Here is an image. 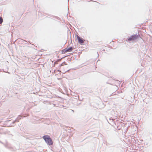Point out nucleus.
I'll return each instance as SVG.
<instances>
[{
	"label": "nucleus",
	"instance_id": "1",
	"mask_svg": "<svg viewBox=\"0 0 152 152\" xmlns=\"http://www.w3.org/2000/svg\"><path fill=\"white\" fill-rule=\"evenodd\" d=\"M42 138L48 145H50L53 144L52 140L48 135H45L42 137Z\"/></svg>",
	"mask_w": 152,
	"mask_h": 152
},
{
	"label": "nucleus",
	"instance_id": "2",
	"mask_svg": "<svg viewBox=\"0 0 152 152\" xmlns=\"http://www.w3.org/2000/svg\"><path fill=\"white\" fill-rule=\"evenodd\" d=\"M75 37H77L78 43L81 45H83L84 42L85 40L77 34L75 35Z\"/></svg>",
	"mask_w": 152,
	"mask_h": 152
},
{
	"label": "nucleus",
	"instance_id": "3",
	"mask_svg": "<svg viewBox=\"0 0 152 152\" xmlns=\"http://www.w3.org/2000/svg\"><path fill=\"white\" fill-rule=\"evenodd\" d=\"M74 48L72 47H70L68 48H66L62 50V54H64L67 52L72 51Z\"/></svg>",
	"mask_w": 152,
	"mask_h": 152
},
{
	"label": "nucleus",
	"instance_id": "4",
	"mask_svg": "<svg viewBox=\"0 0 152 152\" xmlns=\"http://www.w3.org/2000/svg\"><path fill=\"white\" fill-rule=\"evenodd\" d=\"M115 119H113L112 117L109 118V121H108V122L110 124L113 125L114 124L116 125L117 122L116 121Z\"/></svg>",
	"mask_w": 152,
	"mask_h": 152
},
{
	"label": "nucleus",
	"instance_id": "5",
	"mask_svg": "<svg viewBox=\"0 0 152 152\" xmlns=\"http://www.w3.org/2000/svg\"><path fill=\"white\" fill-rule=\"evenodd\" d=\"M132 39H133V40H135L136 39L138 38L139 37H140V36H139V34H138V35H137V34H134L132 36Z\"/></svg>",
	"mask_w": 152,
	"mask_h": 152
},
{
	"label": "nucleus",
	"instance_id": "6",
	"mask_svg": "<svg viewBox=\"0 0 152 152\" xmlns=\"http://www.w3.org/2000/svg\"><path fill=\"white\" fill-rule=\"evenodd\" d=\"M21 119V117L17 118L14 121H13V122L12 123V124H14L15 122H19V120L20 119Z\"/></svg>",
	"mask_w": 152,
	"mask_h": 152
},
{
	"label": "nucleus",
	"instance_id": "7",
	"mask_svg": "<svg viewBox=\"0 0 152 152\" xmlns=\"http://www.w3.org/2000/svg\"><path fill=\"white\" fill-rule=\"evenodd\" d=\"M127 39L129 41H131L132 40H133V39H132V36H130V37H129L127 38Z\"/></svg>",
	"mask_w": 152,
	"mask_h": 152
},
{
	"label": "nucleus",
	"instance_id": "8",
	"mask_svg": "<svg viewBox=\"0 0 152 152\" xmlns=\"http://www.w3.org/2000/svg\"><path fill=\"white\" fill-rule=\"evenodd\" d=\"M66 65V64L65 62L64 61V62H63L62 63H61V64L60 65V67H61L62 66H64V65Z\"/></svg>",
	"mask_w": 152,
	"mask_h": 152
},
{
	"label": "nucleus",
	"instance_id": "9",
	"mask_svg": "<svg viewBox=\"0 0 152 152\" xmlns=\"http://www.w3.org/2000/svg\"><path fill=\"white\" fill-rule=\"evenodd\" d=\"M3 21V20L2 18L1 17H0V24H1Z\"/></svg>",
	"mask_w": 152,
	"mask_h": 152
},
{
	"label": "nucleus",
	"instance_id": "10",
	"mask_svg": "<svg viewBox=\"0 0 152 152\" xmlns=\"http://www.w3.org/2000/svg\"><path fill=\"white\" fill-rule=\"evenodd\" d=\"M22 42L23 43H24L25 42H27L26 41L22 39Z\"/></svg>",
	"mask_w": 152,
	"mask_h": 152
},
{
	"label": "nucleus",
	"instance_id": "11",
	"mask_svg": "<svg viewBox=\"0 0 152 152\" xmlns=\"http://www.w3.org/2000/svg\"><path fill=\"white\" fill-rule=\"evenodd\" d=\"M78 99L79 101H82L83 99V98H82V99H80V98H79V96H78Z\"/></svg>",
	"mask_w": 152,
	"mask_h": 152
},
{
	"label": "nucleus",
	"instance_id": "12",
	"mask_svg": "<svg viewBox=\"0 0 152 152\" xmlns=\"http://www.w3.org/2000/svg\"><path fill=\"white\" fill-rule=\"evenodd\" d=\"M69 69L68 70H67V71H65V72H63L62 73H65L66 72H67L68 71H69Z\"/></svg>",
	"mask_w": 152,
	"mask_h": 152
},
{
	"label": "nucleus",
	"instance_id": "13",
	"mask_svg": "<svg viewBox=\"0 0 152 152\" xmlns=\"http://www.w3.org/2000/svg\"><path fill=\"white\" fill-rule=\"evenodd\" d=\"M67 56H64V57H62V58L61 59H60V60H61V59H62L64 58H65V57Z\"/></svg>",
	"mask_w": 152,
	"mask_h": 152
},
{
	"label": "nucleus",
	"instance_id": "14",
	"mask_svg": "<svg viewBox=\"0 0 152 152\" xmlns=\"http://www.w3.org/2000/svg\"><path fill=\"white\" fill-rule=\"evenodd\" d=\"M108 77V78H113V77H111V76H109Z\"/></svg>",
	"mask_w": 152,
	"mask_h": 152
},
{
	"label": "nucleus",
	"instance_id": "15",
	"mask_svg": "<svg viewBox=\"0 0 152 152\" xmlns=\"http://www.w3.org/2000/svg\"><path fill=\"white\" fill-rule=\"evenodd\" d=\"M56 17V18L57 19H59V18L58 17Z\"/></svg>",
	"mask_w": 152,
	"mask_h": 152
},
{
	"label": "nucleus",
	"instance_id": "16",
	"mask_svg": "<svg viewBox=\"0 0 152 152\" xmlns=\"http://www.w3.org/2000/svg\"><path fill=\"white\" fill-rule=\"evenodd\" d=\"M80 104H81V103H77V105H80Z\"/></svg>",
	"mask_w": 152,
	"mask_h": 152
},
{
	"label": "nucleus",
	"instance_id": "17",
	"mask_svg": "<svg viewBox=\"0 0 152 152\" xmlns=\"http://www.w3.org/2000/svg\"><path fill=\"white\" fill-rule=\"evenodd\" d=\"M107 83V84H110V85H112V84H110V83H108V82H107V83Z\"/></svg>",
	"mask_w": 152,
	"mask_h": 152
},
{
	"label": "nucleus",
	"instance_id": "18",
	"mask_svg": "<svg viewBox=\"0 0 152 152\" xmlns=\"http://www.w3.org/2000/svg\"><path fill=\"white\" fill-rule=\"evenodd\" d=\"M72 110V111H73V112H74V110Z\"/></svg>",
	"mask_w": 152,
	"mask_h": 152
},
{
	"label": "nucleus",
	"instance_id": "19",
	"mask_svg": "<svg viewBox=\"0 0 152 152\" xmlns=\"http://www.w3.org/2000/svg\"><path fill=\"white\" fill-rule=\"evenodd\" d=\"M7 73H10L8 72H7Z\"/></svg>",
	"mask_w": 152,
	"mask_h": 152
},
{
	"label": "nucleus",
	"instance_id": "20",
	"mask_svg": "<svg viewBox=\"0 0 152 152\" xmlns=\"http://www.w3.org/2000/svg\"><path fill=\"white\" fill-rule=\"evenodd\" d=\"M25 44H28L27 43H25Z\"/></svg>",
	"mask_w": 152,
	"mask_h": 152
}]
</instances>
